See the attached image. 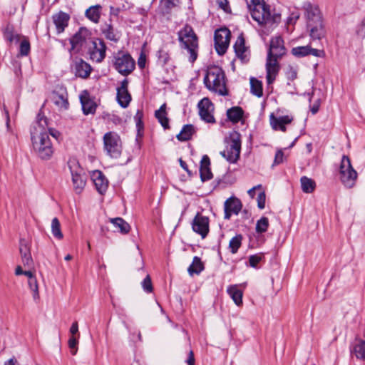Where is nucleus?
<instances>
[{
    "label": "nucleus",
    "instance_id": "obj_1",
    "mask_svg": "<svg viewBox=\"0 0 365 365\" xmlns=\"http://www.w3.org/2000/svg\"><path fill=\"white\" fill-rule=\"evenodd\" d=\"M47 125L46 118L38 114L31 130L33 148L43 160L50 159L53 153L52 143L46 129Z\"/></svg>",
    "mask_w": 365,
    "mask_h": 365
},
{
    "label": "nucleus",
    "instance_id": "obj_2",
    "mask_svg": "<svg viewBox=\"0 0 365 365\" xmlns=\"http://www.w3.org/2000/svg\"><path fill=\"white\" fill-rule=\"evenodd\" d=\"M252 19L259 25L275 26L281 21V14L272 13L270 6L267 4L264 0H250L247 3Z\"/></svg>",
    "mask_w": 365,
    "mask_h": 365
},
{
    "label": "nucleus",
    "instance_id": "obj_3",
    "mask_svg": "<svg viewBox=\"0 0 365 365\" xmlns=\"http://www.w3.org/2000/svg\"><path fill=\"white\" fill-rule=\"evenodd\" d=\"M307 27L309 29V35L312 40H321L326 35L322 16L317 5L307 1L303 4Z\"/></svg>",
    "mask_w": 365,
    "mask_h": 365
},
{
    "label": "nucleus",
    "instance_id": "obj_4",
    "mask_svg": "<svg viewBox=\"0 0 365 365\" xmlns=\"http://www.w3.org/2000/svg\"><path fill=\"white\" fill-rule=\"evenodd\" d=\"M178 40L181 48L186 49L190 54L189 61L194 63L197 58L198 38L192 27L186 24L178 33Z\"/></svg>",
    "mask_w": 365,
    "mask_h": 365
},
{
    "label": "nucleus",
    "instance_id": "obj_5",
    "mask_svg": "<svg viewBox=\"0 0 365 365\" xmlns=\"http://www.w3.org/2000/svg\"><path fill=\"white\" fill-rule=\"evenodd\" d=\"M340 180L342 184L348 188L353 187L358 177L357 172L353 168L350 158L344 155L339 166Z\"/></svg>",
    "mask_w": 365,
    "mask_h": 365
},
{
    "label": "nucleus",
    "instance_id": "obj_6",
    "mask_svg": "<svg viewBox=\"0 0 365 365\" xmlns=\"http://www.w3.org/2000/svg\"><path fill=\"white\" fill-rule=\"evenodd\" d=\"M104 149L112 158H118L122 153V141L119 135L115 132H108L103 136Z\"/></svg>",
    "mask_w": 365,
    "mask_h": 365
},
{
    "label": "nucleus",
    "instance_id": "obj_7",
    "mask_svg": "<svg viewBox=\"0 0 365 365\" xmlns=\"http://www.w3.org/2000/svg\"><path fill=\"white\" fill-rule=\"evenodd\" d=\"M224 78L225 75L222 71H217V73L210 71L205 75L204 83L206 87L210 90L212 89L215 91H218L222 96H227V91L225 88Z\"/></svg>",
    "mask_w": 365,
    "mask_h": 365
},
{
    "label": "nucleus",
    "instance_id": "obj_8",
    "mask_svg": "<svg viewBox=\"0 0 365 365\" xmlns=\"http://www.w3.org/2000/svg\"><path fill=\"white\" fill-rule=\"evenodd\" d=\"M114 67L119 73L126 76L135 69V61L129 53L119 52L115 56Z\"/></svg>",
    "mask_w": 365,
    "mask_h": 365
},
{
    "label": "nucleus",
    "instance_id": "obj_9",
    "mask_svg": "<svg viewBox=\"0 0 365 365\" xmlns=\"http://www.w3.org/2000/svg\"><path fill=\"white\" fill-rule=\"evenodd\" d=\"M241 150V140L240 134L235 133L230 137V144L227 146L225 150L220 152V154L230 163H235L240 158Z\"/></svg>",
    "mask_w": 365,
    "mask_h": 365
},
{
    "label": "nucleus",
    "instance_id": "obj_10",
    "mask_svg": "<svg viewBox=\"0 0 365 365\" xmlns=\"http://www.w3.org/2000/svg\"><path fill=\"white\" fill-rule=\"evenodd\" d=\"M231 37L230 31L224 27L217 29L214 34V42L216 52L218 55H224L229 46Z\"/></svg>",
    "mask_w": 365,
    "mask_h": 365
},
{
    "label": "nucleus",
    "instance_id": "obj_11",
    "mask_svg": "<svg viewBox=\"0 0 365 365\" xmlns=\"http://www.w3.org/2000/svg\"><path fill=\"white\" fill-rule=\"evenodd\" d=\"M67 164L72 176L73 187L76 192H80L84 187L85 181L81 175V170L78 163L75 158H71Z\"/></svg>",
    "mask_w": 365,
    "mask_h": 365
},
{
    "label": "nucleus",
    "instance_id": "obj_12",
    "mask_svg": "<svg viewBox=\"0 0 365 365\" xmlns=\"http://www.w3.org/2000/svg\"><path fill=\"white\" fill-rule=\"evenodd\" d=\"M200 118L207 123H215V118L212 113L214 105L208 98H204L197 103Z\"/></svg>",
    "mask_w": 365,
    "mask_h": 365
},
{
    "label": "nucleus",
    "instance_id": "obj_13",
    "mask_svg": "<svg viewBox=\"0 0 365 365\" xmlns=\"http://www.w3.org/2000/svg\"><path fill=\"white\" fill-rule=\"evenodd\" d=\"M209 223L210 220L208 217L202 215L200 213L197 212L192 220V230L204 239L207 237L210 231Z\"/></svg>",
    "mask_w": 365,
    "mask_h": 365
},
{
    "label": "nucleus",
    "instance_id": "obj_14",
    "mask_svg": "<svg viewBox=\"0 0 365 365\" xmlns=\"http://www.w3.org/2000/svg\"><path fill=\"white\" fill-rule=\"evenodd\" d=\"M91 32L86 27H81L71 38V49L78 51L86 43V40L89 38Z\"/></svg>",
    "mask_w": 365,
    "mask_h": 365
},
{
    "label": "nucleus",
    "instance_id": "obj_15",
    "mask_svg": "<svg viewBox=\"0 0 365 365\" xmlns=\"http://www.w3.org/2000/svg\"><path fill=\"white\" fill-rule=\"evenodd\" d=\"M242 207V204L237 197H230L224 204V218L229 220L232 215H238Z\"/></svg>",
    "mask_w": 365,
    "mask_h": 365
},
{
    "label": "nucleus",
    "instance_id": "obj_16",
    "mask_svg": "<svg viewBox=\"0 0 365 365\" xmlns=\"http://www.w3.org/2000/svg\"><path fill=\"white\" fill-rule=\"evenodd\" d=\"M234 50L237 57L240 59L242 63H246L249 61L250 51L248 48L245 46V40L242 34L237 37L234 44Z\"/></svg>",
    "mask_w": 365,
    "mask_h": 365
},
{
    "label": "nucleus",
    "instance_id": "obj_17",
    "mask_svg": "<svg viewBox=\"0 0 365 365\" xmlns=\"http://www.w3.org/2000/svg\"><path fill=\"white\" fill-rule=\"evenodd\" d=\"M277 58L267 56L266 62V79L268 85L273 83L279 70Z\"/></svg>",
    "mask_w": 365,
    "mask_h": 365
},
{
    "label": "nucleus",
    "instance_id": "obj_18",
    "mask_svg": "<svg viewBox=\"0 0 365 365\" xmlns=\"http://www.w3.org/2000/svg\"><path fill=\"white\" fill-rule=\"evenodd\" d=\"M285 53V47L282 37L276 36L271 39L267 56L280 58Z\"/></svg>",
    "mask_w": 365,
    "mask_h": 365
},
{
    "label": "nucleus",
    "instance_id": "obj_19",
    "mask_svg": "<svg viewBox=\"0 0 365 365\" xmlns=\"http://www.w3.org/2000/svg\"><path fill=\"white\" fill-rule=\"evenodd\" d=\"M52 103L59 110H66L69 107L68 94L65 90L53 91L51 97Z\"/></svg>",
    "mask_w": 365,
    "mask_h": 365
},
{
    "label": "nucleus",
    "instance_id": "obj_20",
    "mask_svg": "<svg viewBox=\"0 0 365 365\" xmlns=\"http://www.w3.org/2000/svg\"><path fill=\"white\" fill-rule=\"evenodd\" d=\"M93 184H94L96 190L103 195L108 187V180L99 170H93Z\"/></svg>",
    "mask_w": 365,
    "mask_h": 365
},
{
    "label": "nucleus",
    "instance_id": "obj_21",
    "mask_svg": "<svg viewBox=\"0 0 365 365\" xmlns=\"http://www.w3.org/2000/svg\"><path fill=\"white\" fill-rule=\"evenodd\" d=\"M106 46L103 39L93 41V61L101 63L106 57Z\"/></svg>",
    "mask_w": 365,
    "mask_h": 365
},
{
    "label": "nucleus",
    "instance_id": "obj_22",
    "mask_svg": "<svg viewBox=\"0 0 365 365\" xmlns=\"http://www.w3.org/2000/svg\"><path fill=\"white\" fill-rule=\"evenodd\" d=\"M57 34H61L68 25L70 16L63 11H60L52 16Z\"/></svg>",
    "mask_w": 365,
    "mask_h": 365
},
{
    "label": "nucleus",
    "instance_id": "obj_23",
    "mask_svg": "<svg viewBox=\"0 0 365 365\" xmlns=\"http://www.w3.org/2000/svg\"><path fill=\"white\" fill-rule=\"evenodd\" d=\"M350 352L360 360L365 359V341L356 337L350 345Z\"/></svg>",
    "mask_w": 365,
    "mask_h": 365
},
{
    "label": "nucleus",
    "instance_id": "obj_24",
    "mask_svg": "<svg viewBox=\"0 0 365 365\" xmlns=\"http://www.w3.org/2000/svg\"><path fill=\"white\" fill-rule=\"evenodd\" d=\"M19 252L23 264L29 267L33 266L34 261L31 255L30 248L28 242L25 240H21L20 241Z\"/></svg>",
    "mask_w": 365,
    "mask_h": 365
},
{
    "label": "nucleus",
    "instance_id": "obj_25",
    "mask_svg": "<svg viewBox=\"0 0 365 365\" xmlns=\"http://www.w3.org/2000/svg\"><path fill=\"white\" fill-rule=\"evenodd\" d=\"M200 175L202 182L212 178L213 175L210 170V159L207 155L202 156L200 165Z\"/></svg>",
    "mask_w": 365,
    "mask_h": 365
},
{
    "label": "nucleus",
    "instance_id": "obj_26",
    "mask_svg": "<svg viewBox=\"0 0 365 365\" xmlns=\"http://www.w3.org/2000/svg\"><path fill=\"white\" fill-rule=\"evenodd\" d=\"M155 117L165 130L170 129L169 118L166 112V103H163L158 110H155Z\"/></svg>",
    "mask_w": 365,
    "mask_h": 365
},
{
    "label": "nucleus",
    "instance_id": "obj_27",
    "mask_svg": "<svg viewBox=\"0 0 365 365\" xmlns=\"http://www.w3.org/2000/svg\"><path fill=\"white\" fill-rule=\"evenodd\" d=\"M81 108L85 115L91 113V98L88 90H83L79 95Z\"/></svg>",
    "mask_w": 365,
    "mask_h": 365
},
{
    "label": "nucleus",
    "instance_id": "obj_28",
    "mask_svg": "<svg viewBox=\"0 0 365 365\" xmlns=\"http://www.w3.org/2000/svg\"><path fill=\"white\" fill-rule=\"evenodd\" d=\"M195 133V127L192 124H186L183 125L181 131L176 136L179 141H187L192 138V135Z\"/></svg>",
    "mask_w": 365,
    "mask_h": 365
},
{
    "label": "nucleus",
    "instance_id": "obj_29",
    "mask_svg": "<svg viewBox=\"0 0 365 365\" xmlns=\"http://www.w3.org/2000/svg\"><path fill=\"white\" fill-rule=\"evenodd\" d=\"M91 71V66L83 60H80L76 63V75L78 77L86 78Z\"/></svg>",
    "mask_w": 365,
    "mask_h": 365
},
{
    "label": "nucleus",
    "instance_id": "obj_30",
    "mask_svg": "<svg viewBox=\"0 0 365 365\" xmlns=\"http://www.w3.org/2000/svg\"><path fill=\"white\" fill-rule=\"evenodd\" d=\"M244 110L240 106H234L227 110V117L232 123H238L243 117Z\"/></svg>",
    "mask_w": 365,
    "mask_h": 365
},
{
    "label": "nucleus",
    "instance_id": "obj_31",
    "mask_svg": "<svg viewBox=\"0 0 365 365\" xmlns=\"http://www.w3.org/2000/svg\"><path fill=\"white\" fill-rule=\"evenodd\" d=\"M110 222L123 234H128L130 230V225L121 217L111 218Z\"/></svg>",
    "mask_w": 365,
    "mask_h": 365
},
{
    "label": "nucleus",
    "instance_id": "obj_32",
    "mask_svg": "<svg viewBox=\"0 0 365 365\" xmlns=\"http://www.w3.org/2000/svg\"><path fill=\"white\" fill-rule=\"evenodd\" d=\"M204 269L205 267L201 259L195 256L192 264L187 268V272L190 276H192L194 274H199Z\"/></svg>",
    "mask_w": 365,
    "mask_h": 365
},
{
    "label": "nucleus",
    "instance_id": "obj_33",
    "mask_svg": "<svg viewBox=\"0 0 365 365\" xmlns=\"http://www.w3.org/2000/svg\"><path fill=\"white\" fill-rule=\"evenodd\" d=\"M250 92L252 95L260 98L263 96L262 83L255 77L250 78Z\"/></svg>",
    "mask_w": 365,
    "mask_h": 365
},
{
    "label": "nucleus",
    "instance_id": "obj_34",
    "mask_svg": "<svg viewBox=\"0 0 365 365\" xmlns=\"http://www.w3.org/2000/svg\"><path fill=\"white\" fill-rule=\"evenodd\" d=\"M157 63L161 67L166 66L170 61V56L168 51L164 48H160L156 52Z\"/></svg>",
    "mask_w": 365,
    "mask_h": 365
},
{
    "label": "nucleus",
    "instance_id": "obj_35",
    "mask_svg": "<svg viewBox=\"0 0 365 365\" xmlns=\"http://www.w3.org/2000/svg\"><path fill=\"white\" fill-rule=\"evenodd\" d=\"M227 293L231 297L236 305L240 306L242 304V292L237 286H231L227 289Z\"/></svg>",
    "mask_w": 365,
    "mask_h": 365
},
{
    "label": "nucleus",
    "instance_id": "obj_36",
    "mask_svg": "<svg viewBox=\"0 0 365 365\" xmlns=\"http://www.w3.org/2000/svg\"><path fill=\"white\" fill-rule=\"evenodd\" d=\"M116 99L118 104L123 108L128 106L130 101L131 96L128 91H117Z\"/></svg>",
    "mask_w": 365,
    "mask_h": 365
},
{
    "label": "nucleus",
    "instance_id": "obj_37",
    "mask_svg": "<svg viewBox=\"0 0 365 365\" xmlns=\"http://www.w3.org/2000/svg\"><path fill=\"white\" fill-rule=\"evenodd\" d=\"M302 189L305 193H312L316 187L314 180L307 176H303L300 179Z\"/></svg>",
    "mask_w": 365,
    "mask_h": 365
},
{
    "label": "nucleus",
    "instance_id": "obj_38",
    "mask_svg": "<svg viewBox=\"0 0 365 365\" xmlns=\"http://www.w3.org/2000/svg\"><path fill=\"white\" fill-rule=\"evenodd\" d=\"M243 237L241 234H237L233 237L229 242V249L232 254L237 252L239 248L242 245Z\"/></svg>",
    "mask_w": 365,
    "mask_h": 365
},
{
    "label": "nucleus",
    "instance_id": "obj_39",
    "mask_svg": "<svg viewBox=\"0 0 365 365\" xmlns=\"http://www.w3.org/2000/svg\"><path fill=\"white\" fill-rule=\"evenodd\" d=\"M51 232L53 237L58 240H61L63 237L61 230L60 222L56 217H54L51 221Z\"/></svg>",
    "mask_w": 365,
    "mask_h": 365
},
{
    "label": "nucleus",
    "instance_id": "obj_40",
    "mask_svg": "<svg viewBox=\"0 0 365 365\" xmlns=\"http://www.w3.org/2000/svg\"><path fill=\"white\" fill-rule=\"evenodd\" d=\"M269 220L266 217H262L257 221L255 230L257 233L262 234L267 232L269 227Z\"/></svg>",
    "mask_w": 365,
    "mask_h": 365
},
{
    "label": "nucleus",
    "instance_id": "obj_41",
    "mask_svg": "<svg viewBox=\"0 0 365 365\" xmlns=\"http://www.w3.org/2000/svg\"><path fill=\"white\" fill-rule=\"evenodd\" d=\"M309 45L304 46H297L292 49L291 53L293 56L302 58L309 55Z\"/></svg>",
    "mask_w": 365,
    "mask_h": 365
},
{
    "label": "nucleus",
    "instance_id": "obj_42",
    "mask_svg": "<svg viewBox=\"0 0 365 365\" xmlns=\"http://www.w3.org/2000/svg\"><path fill=\"white\" fill-rule=\"evenodd\" d=\"M270 124L272 128L275 130H280L282 132L286 131V124H282L279 121H277V117L274 116V113H272L269 116Z\"/></svg>",
    "mask_w": 365,
    "mask_h": 365
},
{
    "label": "nucleus",
    "instance_id": "obj_43",
    "mask_svg": "<svg viewBox=\"0 0 365 365\" xmlns=\"http://www.w3.org/2000/svg\"><path fill=\"white\" fill-rule=\"evenodd\" d=\"M29 287L33 293V298L36 300L39 297L38 285L36 278H32L28 281Z\"/></svg>",
    "mask_w": 365,
    "mask_h": 365
},
{
    "label": "nucleus",
    "instance_id": "obj_44",
    "mask_svg": "<svg viewBox=\"0 0 365 365\" xmlns=\"http://www.w3.org/2000/svg\"><path fill=\"white\" fill-rule=\"evenodd\" d=\"M102 32L107 39L114 42L118 41V39L115 37V35L113 32V28L111 24L106 25V28L102 29Z\"/></svg>",
    "mask_w": 365,
    "mask_h": 365
},
{
    "label": "nucleus",
    "instance_id": "obj_45",
    "mask_svg": "<svg viewBox=\"0 0 365 365\" xmlns=\"http://www.w3.org/2000/svg\"><path fill=\"white\" fill-rule=\"evenodd\" d=\"M78 343V336H71V337L68 339V347L71 350V353L72 355H75L77 353Z\"/></svg>",
    "mask_w": 365,
    "mask_h": 365
},
{
    "label": "nucleus",
    "instance_id": "obj_46",
    "mask_svg": "<svg viewBox=\"0 0 365 365\" xmlns=\"http://www.w3.org/2000/svg\"><path fill=\"white\" fill-rule=\"evenodd\" d=\"M142 287L143 290L147 293H151L153 292V284L149 275H147L146 277L143 280Z\"/></svg>",
    "mask_w": 365,
    "mask_h": 365
},
{
    "label": "nucleus",
    "instance_id": "obj_47",
    "mask_svg": "<svg viewBox=\"0 0 365 365\" xmlns=\"http://www.w3.org/2000/svg\"><path fill=\"white\" fill-rule=\"evenodd\" d=\"M30 52V43L27 40H23L20 43L19 53L21 56H27Z\"/></svg>",
    "mask_w": 365,
    "mask_h": 365
},
{
    "label": "nucleus",
    "instance_id": "obj_48",
    "mask_svg": "<svg viewBox=\"0 0 365 365\" xmlns=\"http://www.w3.org/2000/svg\"><path fill=\"white\" fill-rule=\"evenodd\" d=\"M102 7L101 5L97 4L93 6V22L98 23L101 15Z\"/></svg>",
    "mask_w": 365,
    "mask_h": 365
},
{
    "label": "nucleus",
    "instance_id": "obj_49",
    "mask_svg": "<svg viewBox=\"0 0 365 365\" xmlns=\"http://www.w3.org/2000/svg\"><path fill=\"white\" fill-rule=\"evenodd\" d=\"M262 257L259 255H253L249 257V264L253 268H257V264L261 262Z\"/></svg>",
    "mask_w": 365,
    "mask_h": 365
},
{
    "label": "nucleus",
    "instance_id": "obj_50",
    "mask_svg": "<svg viewBox=\"0 0 365 365\" xmlns=\"http://www.w3.org/2000/svg\"><path fill=\"white\" fill-rule=\"evenodd\" d=\"M257 206L259 209H264L265 207V200H266V195L264 192H261L259 193L257 198Z\"/></svg>",
    "mask_w": 365,
    "mask_h": 365
},
{
    "label": "nucleus",
    "instance_id": "obj_51",
    "mask_svg": "<svg viewBox=\"0 0 365 365\" xmlns=\"http://www.w3.org/2000/svg\"><path fill=\"white\" fill-rule=\"evenodd\" d=\"M309 55H312L316 57L324 58L325 56V52L323 49L313 48L309 45Z\"/></svg>",
    "mask_w": 365,
    "mask_h": 365
},
{
    "label": "nucleus",
    "instance_id": "obj_52",
    "mask_svg": "<svg viewBox=\"0 0 365 365\" xmlns=\"http://www.w3.org/2000/svg\"><path fill=\"white\" fill-rule=\"evenodd\" d=\"M321 105V99L320 98H317L313 103L312 105H310V111L313 115L316 114L319 110Z\"/></svg>",
    "mask_w": 365,
    "mask_h": 365
},
{
    "label": "nucleus",
    "instance_id": "obj_53",
    "mask_svg": "<svg viewBox=\"0 0 365 365\" xmlns=\"http://www.w3.org/2000/svg\"><path fill=\"white\" fill-rule=\"evenodd\" d=\"M284 160V153L282 150H279L276 152L274 160V165H279L283 162Z\"/></svg>",
    "mask_w": 365,
    "mask_h": 365
},
{
    "label": "nucleus",
    "instance_id": "obj_54",
    "mask_svg": "<svg viewBox=\"0 0 365 365\" xmlns=\"http://www.w3.org/2000/svg\"><path fill=\"white\" fill-rule=\"evenodd\" d=\"M146 63V56L143 53H141L138 59V67L141 69L144 68Z\"/></svg>",
    "mask_w": 365,
    "mask_h": 365
},
{
    "label": "nucleus",
    "instance_id": "obj_55",
    "mask_svg": "<svg viewBox=\"0 0 365 365\" xmlns=\"http://www.w3.org/2000/svg\"><path fill=\"white\" fill-rule=\"evenodd\" d=\"M277 121H279L282 124H289L290 123L293 118L292 117L289 116V115H283V116H280L279 118H277Z\"/></svg>",
    "mask_w": 365,
    "mask_h": 365
},
{
    "label": "nucleus",
    "instance_id": "obj_56",
    "mask_svg": "<svg viewBox=\"0 0 365 365\" xmlns=\"http://www.w3.org/2000/svg\"><path fill=\"white\" fill-rule=\"evenodd\" d=\"M69 331L71 336H78V326L77 322H75L72 324Z\"/></svg>",
    "mask_w": 365,
    "mask_h": 365
},
{
    "label": "nucleus",
    "instance_id": "obj_57",
    "mask_svg": "<svg viewBox=\"0 0 365 365\" xmlns=\"http://www.w3.org/2000/svg\"><path fill=\"white\" fill-rule=\"evenodd\" d=\"M180 3V0H165V6L168 9L178 6Z\"/></svg>",
    "mask_w": 365,
    "mask_h": 365
},
{
    "label": "nucleus",
    "instance_id": "obj_58",
    "mask_svg": "<svg viewBox=\"0 0 365 365\" xmlns=\"http://www.w3.org/2000/svg\"><path fill=\"white\" fill-rule=\"evenodd\" d=\"M136 124V128L138 131V136L140 137L143 135V128H144V124L143 121H135Z\"/></svg>",
    "mask_w": 365,
    "mask_h": 365
},
{
    "label": "nucleus",
    "instance_id": "obj_59",
    "mask_svg": "<svg viewBox=\"0 0 365 365\" xmlns=\"http://www.w3.org/2000/svg\"><path fill=\"white\" fill-rule=\"evenodd\" d=\"M185 362L188 365H195V359L194 353H193L192 350H190V351L188 353L187 359H186Z\"/></svg>",
    "mask_w": 365,
    "mask_h": 365
},
{
    "label": "nucleus",
    "instance_id": "obj_60",
    "mask_svg": "<svg viewBox=\"0 0 365 365\" xmlns=\"http://www.w3.org/2000/svg\"><path fill=\"white\" fill-rule=\"evenodd\" d=\"M128 81L125 78L122 81L120 87L117 88V91H128Z\"/></svg>",
    "mask_w": 365,
    "mask_h": 365
},
{
    "label": "nucleus",
    "instance_id": "obj_61",
    "mask_svg": "<svg viewBox=\"0 0 365 365\" xmlns=\"http://www.w3.org/2000/svg\"><path fill=\"white\" fill-rule=\"evenodd\" d=\"M143 110L138 109L134 116V120H135V121H141V120H143Z\"/></svg>",
    "mask_w": 365,
    "mask_h": 365
},
{
    "label": "nucleus",
    "instance_id": "obj_62",
    "mask_svg": "<svg viewBox=\"0 0 365 365\" xmlns=\"http://www.w3.org/2000/svg\"><path fill=\"white\" fill-rule=\"evenodd\" d=\"M179 162H180V165L181 166V168L185 170L189 175H191L192 173H191V171L188 169V167H187V163L182 160L181 158L179 160Z\"/></svg>",
    "mask_w": 365,
    "mask_h": 365
},
{
    "label": "nucleus",
    "instance_id": "obj_63",
    "mask_svg": "<svg viewBox=\"0 0 365 365\" xmlns=\"http://www.w3.org/2000/svg\"><path fill=\"white\" fill-rule=\"evenodd\" d=\"M299 19V14L298 13H292L289 19V21L292 24H295Z\"/></svg>",
    "mask_w": 365,
    "mask_h": 365
},
{
    "label": "nucleus",
    "instance_id": "obj_64",
    "mask_svg": "<svg viewBox=\"0 0 365 365\" xmlns=\"http://www.w3.org/2000/svg\"><path fill=\"white\" fill-rule=\"evenodd\" d=\"M48 131H49L48 135H51L56 139H57L60 135V133L55 129L50 128V129H48Z\"/></svg>",
    "mask_w": 365,
    "mask_h": 365
}]
</instances>
